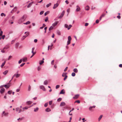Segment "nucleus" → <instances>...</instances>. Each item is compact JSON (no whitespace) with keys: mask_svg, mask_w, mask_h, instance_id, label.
I'll return each instance as SVG.
<instances>
[{"mask_svg":"<svg viewBox=\"0 0 122 122\" xmlns=\"http://www.w3.org/2000/svg\"><path fill=\"white\" fill-rule=\"evenodd\" d=\"M26 17L24 15H23L18 21V22L20 24L24 21L25 20Z\"/></svg>","mask_w":122,"mask_h":122,"instance_id":"1","label":"nucleus"},{"mask_svg":"<svg viewBox=\"0 0 122 122\" xmlns=\"http://www.w3.org/2000/svg\"><path fill=\"white\" fill-rule=\"evenodd\" d=\"M65 13V11L64 10H63L62 12V13L58 17V18L59 19L61 18L64 15Z\"/></svg>","mask_w":122,"mask_h":122,"instance_id":"2","label":"nucleus"},{"mask_svg":"<svg viewBox=\"0 0 122 122\" xmlns=\"http://www.w3.org/2000/svg\"><path fill=\"white\" fill-rule=\"evenodd\" d=\"M27 33V34L26 35V36H23L22 38V39L23 40L27 36H28L29 34V32H25V34Z\"/></svg>","mask_w":122,"mask_h":122,"instance_id":"3","label":"nucleus"},{"mask_svg":"<svg viewBox=\"0 0 122 122\" xmlns=\"http://www.w3.org/2000/svg\"><path fill=\"white\" fill-rule=\"evenodd\" d=\"M58 5L59 4L57 3H56L55 4H54V6L53 7V9H55L58 6Z\"/></svg>","mask_w":122,"mask_h":122,"instance_id":"4","label":"nucleus"},{"mask_svg":"<svg viewBox=\"0 0 122 122\" xmlns=\"http://www.w3.org/2000/svg\"><path fill=\"white\" fill-rule=\"evenodd\" d=\"M15 110L17 112L19 111V113H20L22 111L19 108V107L16 108L15 109Z\"/></svg>","mask_w":122,"mask_h":122,"instance_id":"5","label":"nucleus"},{"mask_svg":"<svg viewBox=\"0 0 122 122\" xmlns=\"http://www.w3.org/2000/svg\"><path fill=\"white\" fill-rule=\"evenodd\" d=\"M5 89L4 88H2L0 90V92L1 94H3L4 92Z\"/></svg>","mask_w":122,"mask_h":122,"instance_id":"6","label":"nucleus"},{"mask_svg":"<svg viewBox=\"0 0 122 122\" xmlns=\"http://www.w3.org/2000/svg\"><path fill=\"white\" fill-rule=\"evenodd\" d=\"M8 114V112H5V111H4L3 112V113L2 114V116H7Z\"/></svg>","mask_w":122,"mask_h":122,"instance_id":"7","label":"nucleus"},{"mask_svg":"<svg viewBox=\"0 0 122 122\" xmlns=\"http://www.w3.org/2000/svg\"><path fill=\"white\" fill-rule=\"evenodd\" d=\"M22 59L23 62H26L27 61V58L26 57H24Z\"/></svg>","mask_w":122,"mask_h":122,"instance_id":"8","label":"nucleus"},{"mask_svg":"<svg viewBox=\"0 0 122 122\" xmlns=\"http://www.w3.org/2000/svg\"><path fill=\"white\" fill-rule=\"evenodd\" d=\"M79 96V95L78 94L76 95L74 97H73V98L75 99H76L78 98Z\"/></svg>","mask_w":122,"mask_h":122,"instance_id":"9","label":"nucleus"},{"mask_svg":"<svg viewBox=\"0 0 122 122\" xmlns=\"http://www.w3.org/2000/svg\"><path fill=\"white\" fill-rule=\"evenodd\" d=\"M10 86V85L9 84H6L4 85V87L6 89L9 88Z\"/></svg>","mask_w":122,"mask_h":122,"instance_id":"10","label":"nucleus"},{"mask_svg":"<svg viewBox=\"0 0 122 122\" xmlns=\"http://www.w3.org/2000/svg\"><path fill=\"white\" fill-rule=\"evenodd\" d=\"M65 105H66V104H65V103L63 102H62L61 103L60 105V106L62 107V106H64Z\"/></svg>","mask_w":122,"mask_h":122,"instance_id":"11","label":"nucleus"},{"mask_svg":"<svg viewBox=\"0 0 122 122\" xmlns=\"http://www.w3.org/2000/svg\"><path fill=\"white\" fill-rule=\"evenodd\" d=\"M20 74H15L14 75V76H15L16 78H18L20 76Z\"/></svg>","mask_w":122,"mask_h":122,"instance_id":"12","label":"nucleus"},{"mask_svg":"<svg viewBox=\"0 0 122 122\" xmlns=\"http://www.w3.org/2000/svg\"><path fill=\"white\" fill-rule=\"evenodd\" d=\"M40 89H42L43 91H45V89L44 86H40Z\"/></svg>","mask_w":122,"mask_h":122,"instance_id":"13","label":"nucleus"},{"mask_svg":"<svg viewBox=\"0 0 122 122\" xmlns=\"http://www.w3.org/2000/svg\"><path fill=\"white\" fill-rule=\"evenodd\" d=\"M76 7L77 8L76 10V11H78L80 10V8L78 5L76 6Z\"/></svg>","mask_w":122,"mask_h":122,"instance_id":"14","label":"nucleus"},{"mask_svg":"<svg viewBox=\"0 0 122 122\" xmlns=\"http://www.w3.org/2000/svg\"><path fill=\"white\" fill-rule=\"evenodd\" d=\"M58 23V22L57 21L56 22L52 24V25L53 26H55L57 25Z\"/></svg>","mask_w":122,"mask_h":122,"instance_id":"15","label":"nucleus"},{"mask_svg":"<svg viewBox=\"0 0 122 122\" xmlns=\"http://www.w3.org/2000/svg\"><path fill=\"white\" fill-rule=\"evenodd\" d=\"M45 110L46 112H48L51 111V110L49 108H47Z\"/></svg>","mask_w":122,"mask_h":122,"instance_id":"16","label":"nucleus"},{"mask_svg":"<svg viewBox=\"0 0 122 122\" xmlns=\"http://www.w3.org/2000/svg\"><path fill=\"white\" fill-rule=\"evenodd\" d=\"M56 33L57 35H61L60 32L59 30H57L56 31Z\"/></svg>","mask_w":122,"mask_h":122,"instance_id":"17","label":"nucleus"},{"mask_svg":"<svg viewBox=\"0 0 122 122\" xmlns=\"http://www.w3.org/2000/svg\"><path fill=\"white\" fill-rule=\"evenodd\" d=\"M67 73H63L62 75V76L63 77H65L67 75Z\"/></svg>","mask_w":122,"mask_h":122,"instance_id":"18","label":"nucleus"},{"mask_svg":"<svg viewBox=\"0 0 122 122\" xmlns=\"http://www.w3.org/2000/svg\"><path fill=\"white\" fill-rule=\"evenodd\" d=\"M8 70H6L4 72H3V74L5 75H6L8 73Z\"/></svg>","mask_w":122,"mask_h":122,"instance_id":"19","label":"nucleus"},{"mask_svg":"<svg viewBox=\"0 0 122 122\" xmlns=\"http://www.w3.org/2000/svg\"><path fill=\"white\" fill-rule=\"evenodd\" d=\"M32 4V3H30L29 4L27 5V7L28 8H29L30 7L31 5Z\"/></svg>","mask_w":122,"mask_h":122,"instance_id":"20","label":"nucleus"},{"mask_svg":"<svg viewBox=\"0 0 122 122\" xmlns=\"http://www.w3.org/2000/svg\"><path fill=\"white\" fill-rule=\"evenodd\" d=\"M73 71L75 73H77L78 71L77 69L76 68L74 69L73 70Z\"/></svg>","mask_w":122,"mask_h":122,"instance_id":"21","label":"nucleus"},{"mask_svg":"<svg viewBox=\"0 0 122 122\" xmlns=\"http://www.w3.org/2000/svg\"><path fill=\"white\" fill-rule=\"evenodd\" d=\"M5 61L2 64L1 66V68H2L5 65Z\"/></svg>","mask_w":122,"mask_h":122,"instance_id":"22","label":"nucleus"},{"mask_svg":"<svg viewBox=\"0 0 122 122\" xmlns=\"http://www.w3.org/2000/svg\"><path fill=\"white\" fill-rule=\"evenodd\" d=\"M30 22L29 21H28L25 23H24L23 24H24L28 25L30 24Z\"/></svg>","mask_w":122,"mask_h":122,"instance_id":"23","label":"nucleus"},{"mask_svg":"<svg viewBox=\"0 0 122 122\" xmlns=\"http://www.w3.org/2000/svg\"><path fill=\"white\" fill-rule=\"evenodd\" d=\"M85 10H88L89 9V7L88 6H87L85 7Z\"/></svg>","mask_w":122,"mask_h":122,"instance_id":"24","label":"nucleus"},{"mask_svg":"<svg viewBox=\"0 0 122 122\" xmlns=\"http://www.w3.org/2000/svg\"><path fill=\"white\" fill-rule=\"evenodd\" d=\"M32 103V102L31 101H29L27 102H26V103L28 105H30Z\"/></svg>","mask_w":122,"mask_h":122,"instance_id":"25","label":"nucleus"},{"mask_svg":"<svg viewBox=\"0 0 122 122\" xmlns=\"http://www.w3.org/2000/svg\"><path fill=\"white\" fill-rule=\"evenodd\" d=\"M68 41H71V38L70 36H68Z\"/></svg>","mask_w":122,"mask_h":122,"instance_id":"26","label":"nucleus"},{"mask_svg":"<svg viewBox=\"0 0 122 122\" xmlns=\"http://www.w3.org/2000/svg\"><path fill=\"white\" fill-rule=\"evenodd\" d=\"M64 89L61 90L60 92V94H64L65 93V92L64 91Z\"/></svg>","mask_w":122,"mask_h":122,"instance_id":"27","label":"nucleus"},{"mask_svg":"<svg viewBox=\"0 0 122 122\" xmlns=\"http://www.w3.org/2000/svg\"><path fill=\"white\" fill-rule=\"evenodd\" d=\"M72 26V25H70L68 26V27L67 29L68 30H69L70 28H71V27Z\"/></svg>","mask_w":122,"mask_h":122,"instance_id":"28","label":"nucleus"},{"mask_svg":"<svg viewBox=\"0 0 122 122\" xmlns=\"http://www.w3.org/2000/svg\"><path fill=\"white\" fill-rule=\"evenodd\" d=\"M53 27L52 26H51L50 27L49 29V31H50L51 30H52L53 29Z\"/></svg>","mask_w":122,"mask_h":122,"instance_id":"29","label":"nucleus"},{"mask_svg":"<svg viewBox=\"0 0 122 122\" xmlns=\"http://www.w3.org/2000/svg\"><path fill=\"white\" fill-rule=\"evenodd\" d=\"M38 109L39 108L38 107H37L36 108H35L34 109V111L35 112H37L38 111Z\"/></svg>","mask_w":122,"mask_h":122,"instance_id":"30","label":"nucleus"},{"mask_svg":"<svg viewBox=\"0 0 122 122\" xmlns=\"http://www.w3.org/2000/svg\"><path fill=\"white\" fill-rule=\"evenodd\" d=\"M49 11H48L46 12L44 14V15L45 16L47 14H48L49 13Z\"/></svg>","mask_w":122,"mask_h":122,"instance_id":"31","label":"nucleus"},{"mask_svg":"<svg viewBox=\"0 0 122 122\" xmlns=\"http://www.w3.org/2000/svg\"><path fill=\"white\" fill-rule=\"evenodd\" d=\"M51 5V3H49V4H47L46 5V6L47 7H48L50 6Z\"/></svg>","mask_w":122,"mask_h":122,"instance_id":"32","label":"nucleus"},{"mask_svg":"<svg viewBox=\"0 0 122 122\" xmlns=\"http://www.w3.org/2000/svg\"><path fill=\"white\" fill-rule=\"evenodd\" d=\"M17 9V7H15L13 9V11H16Z\"/></svg>","mask_w":122,"mask_h":122,"instance_id":"33","label":"nucleus"},{"mask_svg":"<svg viewBox=\"0 0 122 122\" xmlns=\"http://www.w3.org/2000/svg\"><path fill=\"white\" fill-rule=\"evenodd\" d=\"M12 92V91H8L7 93L9 94H11Z\"/></svg>","mask_w":122,"mask_h":122,"instance_id":"34","label":"nucleus"},{"mask_svg":"<svg viewBox=\"0 0 122 122\" xmlns=\"http://www.w3.org/2000/svg\"><path fill=\"white\" fill-rule=\"evenodd\" d=\"M44 62V61L43 60H41L40 61V64L41 65Z\"/></svg>","mask_w":122,"mask_h":122,"instance_id":"35","label":"nucleus"},{"mask_svg":"<svg viewBox=\"0 0 122 122\" xmlns=\"http://www.w3.org/2000/svg\"><path fill=\"white\" fill-rule=\"evenodd\" d=\"M102 115H101L98 118V120H99V121L100 120H101V119L102 117Z\"/></svg>","mask_w":122,"mask_h":122,"instance_id":"36","label":"nucleus"},{"mask_svg":"<svg viewBox=\"0 0 122 122\" xmlns=\"http://www.w3.org/2000/svg\"><path fill=\"white\" fill-rule=\"evenodd\" d=\"M64 27L66 28H68V25L66 24H65L64 25Z\"/></svg>","mask_w":122,"mask_h":122,"instance_id":"37","label":"nucleus"},{"mask_svg":"<svg viewBox=\"0 0 122 122\" xmlns=\"http://www.w3.org/2000/svg\"><path fill=\"white\" fill-rule=\"evenodd\" d=\"M47 27H46L44 28V30H45V31H44V33H46V30H47Z\"/></svg>","mask_w":122,"mask_h":122,"instance_id":"38","label":"nucleus"},{"mask_svg":"<svg viewBox=\"0 0 122 122\" xmlns=\"http://www.w3.org/2000/svg\"><path fill=\"white\" fill-rule=\"evenodd\" d=\"M75 75V73L74 72H73L71 74V76H74Z\"/></svg>","mask_w":122,"mask_h":122,"instance_id":"39","label":"nucleus"},{"mask_svg":"<svg viewBox=\"0 0 122 122\" xmlns=\"http://www.w3.org/2000/svg\"><path fill=\"white\" fill-rule=\"evenodd\" d=\"M1 16H3V15H4V16H5L6 15L4 13H2L1 14Z\"/></svg>","mask_w":122,"mask_h":122,"instance_id":"40","label":"nucleus"},{"mask_svg":"<svg viewBox=\"0 0 122 122\" xmlns=\"http://www.w3.org/2000/svg\"><path fill=\"white\" fill-rule=\"evenodd\" d=\"M71 42V41H68L67 42V45H68Z\"/></svg>","mask_w":122,"mask_h":122,"instance_id":"41","label":"nucleus"},{"mask_svg":"<svg viewBox=\"0 0 122 122\" xmlns=\"http://www.w3.org/2000/svg\"><path fill=\"white\" fill-rule=\"evenodd\" d=\"M62 100V99L61 98H59L58 99H57V101L58 102H60Z\"/></svg>","mask_w":122,"mask_h":122,"instance_id":"42","label":"nucleus"},{"mask_svg":"<svg viewBox=\"0 0 122 122\" xmlns=\"http://www.w3.org/2000/svg\"><path fill=\"white\" fill-rule=\"evenodd\" d=\"M48 20V18L47 17H46L45 19V21L46 22H47Z\"/></svg>","mask_w":122,"mask_h":122,"instance_id":"43","label":"nucleus"},{"mask_svg":"<svg viewBox=\"0 0 122 122\" xmlns=\"http://www.w3.org/2000/svg\"><path fill=\"white\" fill-rule=\"evenodd\" d=\"M48 104V103L47 102V103H46L44 104V106L45 107H47Z\"/></svg>","mask_w":122,"mask_h":122,"instance_id":"44","label":"nucleus"},{"mask_svg":"<svg viewBox=\"0 0 122 122\" xmlns=\"http://www.w3.org/2000/svg\"><path fill=\"white\" fill-rule=\"evenodd\" d=\"M44 11H41L40 13V15H42L44 13Z\"/></svg>","mask_w":122,"mask_h":122,"instance_id":"45","label":"nucleus"},{"mask_svg":"<svg viewBox=\"0 0 122 122\" xmlns=\"http://www.w3.org/2000/svg\"><path fill=\"white\" fill-rule=\"evenodd\" d=\"M22 59H20L18 61V63L19 64L20 63L22 62Z\"/></svg>","mask_w":122,"mask_h":122,"instance_id":"46","label":"nucleus"},{"mask_svg":"<svg viewBox=\"0 0 122 122\" xmlns=\"http://www.w3.org/2000/svg\"><path fill=\"white\" fill-rule=\"evenodd\" d=\"M48 83L47 81V80H46L44 82V84H47Z\"/></svg>","mask_w":122,"mask_h":122,"instance_id":"47","label":"nucleus"},{"mask_svg":"<svg viewBox=\"0 0 122 122\" xmlns=\"http://www.w3.org/2000/svg\"><path fill=\"white\" fill-rule=\"evenodd\" d=\"M25 63H23L21 64L20 65V67H22L23 66L25 65Z\"/></svg>","mask_w":122,"mask_h":122,"instance_id":"48","label":"nucleus"},{"mask_svg":"<svg viewBox=\"0 0 122 122\" xmlns=\"http://www.w3.org/2000/svg\"><path fill=\"white\" fill-rule=\"evenodd\" d=\"M7 94L6 93L5 94V95L4 97V99H6L7 98V96H6V95Z\"/></svg>","mask_w":122,"mask_h":122,"instance_id":"49","label":"nucleus"},{"mask_svg":"<svg viewBox=\"0 0 122 122\" xmlns=\"http://www.w3.org/2000/svg\"><path fill=\"white\" fill-rule=\"evenodd\" d=\"M52 101H49V104L50 105H51L52 104Z\"/></svg>","mask_w":122,"mask_h":122,"instance_id":"50","label":"nucleus"},{"mask_svg":"<svg viewBox=\"0 0 122 122\" xmlns=\"http://www.w3.org/2000/svg\"><path fill=\"white\" fill-rule=\"evenodd\" d=\"M105 15V14H102V15H101V16L102 17H104Z\"/></svg>","mask_w":122,"mask_h":122,"instance_id":"51","label":"nucleus"},{"mask_svg":"<svg viewBox=\"0 0 122 122\" xmlns=\"http://www.w3.org/2000/svg\"><path fill=\"white\" fill-rule=\"evenodd\" d=\"M31 52L33 54L32 55H33V56H34V55L36 53V52H34L33 51H32Z\"/></svg>","mask_w":122,"mask_h":122,"instance_id":"52","label":"nucleus"},{"mask_svg":"<svg viewBox=\"0 0 122 122\" xmlns=\"http://www.w3.org/2000/svg\"><path fill=\"white\" fill-rule=\"evenodd\" d=\"M3 34V31H1L0 32V36H2Z\"/></svg>","mask_w":122,"mask_h":122,"instance_id":"53","label":"nucleus"},{"mask_svg":"<svg viewBox=\"0 0 122 122\" xmlns=\"http://www.w3.org/2000/svg\"><path fill=\"white\" fill-rule=\"evenodd\" d=\"M41 69V68L40 67H38L37 68V70L38 71H39Z\"/></svg>","mask_w":122,"mask_h":122,"instance_id":"54","label":"nucleus"},{"mask_svg":"<svg viewBox=\"0 0 122 122\" xmlns=\"http://www.w3.org/2000/svg\"><path fill=\"white\" fill-rule=\"evenodd\" d=\"M65 2L67 4H68L69 3V2H68V0H66L65 1Z\"/></svg>","mask_w":122,"mask_h":122,"instance_id":"55","label":"nucleus"},{"mask_svg":"<svg viewBox=\"0 0 122 122\" xmlns=\"http://www.w3.org/2000/svg\"><path fill=\"white\" fill-rule=\"evenodd\" d=\"M60 86L59 85H57L56 86V89H57Z\"/></svg>","mask_w":122,"mask_h":122,"instance_id":"56","label":"nucleus"},{"mask_svg":"<svg viewBox=\"0 0 122 122\" xmlns=\"http://www.w3.org/2000/svg\"><path fill=\"white\" fill-rule=\"evenodd\" d=\"M19 45V43H17L15 44V46L16 47H18V46Z\"/></svg>","mask_w":122,"mask_h":122,"instance_id":"57","label":"nucleus"},{"mask_svg":"<svg viewBox=\"0 0 122 122\" xmlns=\"http://www.w3.org/2000/svg\"><path fill=\"white\" fill-rule=\"evenodd\" d=\"M67 76H66L64 78V81H65L66 80V79L67 78Z\"/></svg>","mask_w":122,"mask_h":122,"instance_id":"58","label":"nucleus"},{"mask_svg":"<svg viewBox=\"0 0 122 122\" xmlns=\"http://www.w3.org/2000/svg\"><path fill=\"white\" fill-rule=\"evenodd\" d=\"M22 119H23V118H19L18 119H17V120H18V121H19V120H20V121H21V120H22Z\"/></svg>","mask_w":122,"mask_h":122,"instance_id":"59","label":"nucleus"},{"mask_svg":"<svg viewBox=\"0 0 122 122\" xmlns=\"http://www.w3.org/2000/svg\"><path fill=\"white\" fill-rule=\"evenodd\" d=\"M67 68H68V67H66V68H65V69L64 70V71H66V70H67Z\"/></svg>","mask_w":122,"mask_h":122,"instance_id":"60","label":"nucleus"},{"mask_svg":"<svg viewBox=\"0 0 122 122\" xmlns=\"http://www.w3.org/2000/svg\"><path fill=\"white\" fill-rule=\"evenodd\" d=\"M12 57V56H9L8 57V60H9L10 58H11Z\"/></svg>","mask_w":122,"mask_h":122,"instance_id":"61","label":"nucleus"},{"mask_svg":"<svg viewBox=\"0 0 122 122\" xmlns=\"http://www.w3.org/2000/svg\"><path fill=\"white\" fill-rule=\"evenodd\" d=\"M75 102H77L78 103H80V101H79V100H77V101H76Z\"/></svg>","mask_w":122,"mask_h":122,"instance_id":"62","label":"nucleus"},{"mask_svg":"<svg viewBox=\"0 0 122 122\" xmlns=\"http://www.w3.org/2000/svg\"><path fill=\"white\" fill-rule=\"evenodd\" d=\"M30 88H31V86H30V85H29V87H28V91H30Z\"/></svg>","mask_w":122,"mask_h":122,"instance_id":"63","label":"nucleus"},{"mask_svg":"<svg viewBox=\"0 0 122 122\" xmlns=\"http://www.w3.org/2000/svg\"><path fill=\"white\" fill-rule=\"evenodd\" d=\"M99 20H97L96 21V23H99Z\"/></svg>","mask_w":122,"mask_h":122,"instance_id":"64","label":"nucleus"}]
</instances>
